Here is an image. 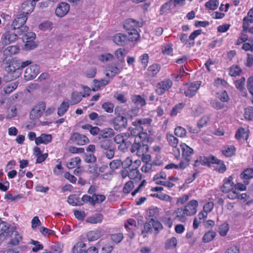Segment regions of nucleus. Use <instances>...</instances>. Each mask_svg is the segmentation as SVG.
<instances>
[{
    "instance_id": "22",
    "label": "nucleus",
    "mask_w": 253,
    "mask_h": 253,
    "mask_svg": "<svg viewBox=\"0 0 253 253\" xmlns=\"http://www.w3.org/2000/svg\"><path fill=\"white\" fill-rule=\"evenodd\" d=\"M19 48L17 45H11L4 48L2 52L5 58L10 57L18 52Z\"/></svg>"
},
{
    "instance_id": "15",
    "label": "nucleus",
    "mask_w": 253,
    "mask_h": 253,
    "mask_svg": "<svg viewBox=\"0 0 253 253\" xmlns=\"http://www.w3.org/2000/svg\"><path fill=\"white\" fill-rule=\"evenodd\" d=\"M36 3L31 0L26 1L22 3L20 8V13L27 16L28 14L33 11Z\"/></svg>"
},
{
    "instance_id": "52",
    "label": "nucleus",
    "mask_w": 253,
    "mask_h": 253,
    "mask_svg": "<svg viewBox=\"0 0 253 253\" xmlns=\"http://www.w3.org/2000/svg\"><path fill=\"white\" fill-rule=\"evenodd\" d=\"M241 69L238 66H232L229 70V75L232 77H236L240 75Z\"/></svg>"
},
{
    "instance_id": "30",
    "label": "nucleus",
    "mask_w": 253,
    "mask_h": 253,
    "mask_svg": "<svg viewBox=\"0 0 253 253\" xmlns=\"http://www.w3.org/2000/svg\"><path fill=\"white\" fill-rule=\"evenodd\" d=\"M141 175L138 168L136 167H132L129 169V178L131 179L140 180Z\"/></svg>"
},
{
    "instance_id": "56",
    "label": "nucleus",
    "mask_w": 253,
    "mask_h": 253,
    "mask_svg": "<svg viewBox=\"0 0 253 253\" xmlns=\"http://www.w3.org/2000/svg\"><path fill=\"white\" fill-rule=\"evenodd\" d=\"M102 108L107 113H112L113 112L114 104L110 102L104 103L102 105Z\"/></svg>"
},
{
    "instance_id": "40",
    "label": "nucleus",
    "mask_w": 253,
    "mask_h": 253,
    "mask_svg": "<svg viewBox=\"0 0 253 253\" xmlns=\"http://www.w3.org/2000/svg\"><path fill=\"white\" fill-rule=\"evenodd\" d=\"M115 135L114 130L109 127L105 128L103 129L100 130L99 132V135L102 138H108L113 136Z\"/></svg>"
},
{
    "instance_id": "29",
    "label": "nucleus",
    "mask_w": 253,
    "mask_h": 253,
    "mask_svg": "<svg viewBox=\"0 0 253 253\" xmlns=\"http://www.w3.org/2000/svg\"><path fill=\"white\" fill-rule=\"evenodd\" d=\"M134 142L139 143H148V135L147 133L142 132H139L134 138Z\"/></svg>"
},
{
    "instance_id": "53",
    "label": "nucleus",
    "mask_w": 253,
    "mask_h": 253,
    "mask_svg": "<svg viewBox=\"0 0 253 253\" xmlns=\"http://www.w3.org/2000/svg\"><path fill=\"white\" fill-rule=\"evenodd\" d=\"M244 117L248 120H252L253 119V107L250 106L245 109Z\"/></svg>"
},
{
    "instance_id": "44",
    "label": "nucleus",
    "mask_w": 253,
    "mask_h": 253,
    "mask_svg": "<svg viewBox=\"0 0 253 253\" xmlns=\"http://www.w3.org/2000/svg\"><path fill=\"white\" fill-rule=\"evenodd\" d=\"M174 2L172 0L166 2L164 4L161 8V14L168 13L171 11V7Z\"/></svg>"
},
{
    "instance_id": "27",
    "label": "nucleus",
    "mask_w": 253,
    "mask_h": 253,
    "mask_svg": "<svg viewBox=\"0 0 253 253\" xmlns=\"http://www.w3.org/2000/svg\"><path fill=\"white\" fill-rule=\"evenodd\" d=\"M125 35L128 42L136 41L140 37L139 34L137 30L131 31H126Z\"/></svg>"
},
{
    "instance_id": "41",
    "label": "nucleus",
    "mask_w": 253,
    "mask_h": 253,
    "mask_svg": "<svg viewBox=\"0 0 253 253\" xmlns=\"http://www.w3.org/2000/svg\"><path fill=\"white\" fill-rule=\"evenodd\" d=\"M147 221L145 223L143 229L141 232V235L143 238L146 237L148 233H151L153 230L152 223L150 222V219H147Z\"/></svg>"
},
{
    "instance_id": "14",
    "label": "nucleus",
    "mask_w": 253,
    "mask_h": 253,
    "mask_svg": "<svg viewBox=\"0 0 253 253\" xmlns=\"http://www.w3.org/2000/svg\"><path fill=\"white\" fill-rule=\"evenodd\" d=\"M142 26L141 22H139L133 19H127L124 22V27L126 31L137 30V28Z\"/></svg>"
},
{
    "instance_id": "60",
    "label": "nucleus",
    "mask_w": 253,
    "mask_h": 253,
    "mask_svg": "<svg viewBox=\"0 0 253 253\" xmlns=\"http://www.w3.org/2000/svg\"><path fill=\"white\" fill-rule=\"evenodd\" d=\"M160 66L158 64H153L148 68V71L152 76L156 75L160 71Z\"/></svg>"
},
{
    "instance_id": "34",
    "label": "nucleus",
    "mask_w": 253,
    "mask_h": 253,
    "mask_svg": "<svg viewBox=\"0 0 253 253\" xmlns=\"http://www.w3.org/2000/svg\"><path fill=\"white\" fill-rule=\"evenodd\" d=\"M83 97H85V95H83L81 92H73L71 95V104L74 105L79 103Z\"/></svg>"
},
{
    "instance_id": "31",
    "label": "nucleus",
    "mask_w": 253,
    "mask_h": 253,
    "mask_svg": "<svg viewBox=\"0 0 253 253\" xmlns=\"http://www.w3.org/2000/svg\"><path fill=\"white\" fill-rule=\"evenodd\" d=\"M103 219V215L101 213H96L94 215L88 217L86 221L92 224H96L101 223Z\"/></svg>"
},
{
    "instance_id": "57",
    "label": "nucleus",
    "mask_w": 253,
    "mask_h": 253,
    "mask_svg": "<svg viewBox=\"0 0 253 253\" xmlns=\"http://www.w3.org/2000/svg\"><path fill=\"white\" fill-rule=\"evenodd\" d=\"M210 120L209 115H205L203 116L198 123V126L199 127H203L206 126Z\"/></svg>"
},
{
    "instance_id": "9",
    "label": "nucleus",
    "mask_w": 253,
    "mask_h": 253,
    "mask_svg": "<svg viewBox=\"0 0 253 253\" xmlns=\"http://www.w3.org/2000/svg\"><path fill=\"white\" fill-rule=\"evenodd\" d=\"M172 85V82L169 80H165L158 84L156 86L155 91L159 95H162L166 90L169 89Z\"/></svg>"
},
{
    "instance_id": "47",
    "label": "nucleus",
    "mask_w": 253,
    "mask_h": 253,
    "mask_svg": "<svg viewBox=\"0 0 253 253\" xmlns=\"http://www.w3.org/2000/svg\"><path fill=\"white\" fill-rule=\"evenodd\" d=\"M150 222L152 223V227L155 230V235H157L159 231L162 230L163 227L161 222L155 220L154 218H150Z\"/></svg>"
},
{
    "instance_id": "19",
    "label": "nucleus",
    "mask_w": 253,
    "mask_h": 253,
    "mask_svg": "<svg viewBox=\"0 0 253 253\" xmlns=\"http://www.w3.org/2000/svg\"><path fill=\"white\" fill-rule=\"evenodd\" d=\"M249 135V130L248 128L240 127L237 130L235 137L238 140H247Z\"/></svg>"
},
{
    "instance_id": "20",
    "label": "nucleus",
    "mask_w": 253,
    "mask_h": 253,
    "mask_svg": "<svg viewBox=\"0 0 253 253\" xmlns=\"http://www.w3.org/2000/svg\"><path fill=\"white\" fill-rule=\"evenodd\" d=\"M125 34L118 33L113 37L114 42L119 45H125L128 42Z\"/></svg>"
},
{
    "instance_id": "36",
    "label": "nucleus",
    "mask_w": 253,
    "mask_h": 253,
    "mask_svg": "<svg viewBox=\"0 0 253 253\" xmlns=\"http://www.w3.org/2000/svg\"><path fill=\"white\" fill-rule=\"evenodd\" d=\"M129 136L130 134L129 133H120L115 136L114 138V141L116 143L120 144L124 142Z\"/></svg>"
},
{
    "instance_id": "18",
    "label": "nucleus",
    "mask_w": 253,
    "mask_h": 253,
    "mask_svg": "<svg viewBox=\"0 0 253 253\" xmlns=\"http://www.w3.org/2000/svg\"><path fill=\"white\" fill-rule=\"evenodd\" d=\"M233 178L231 176L228 177L227 179L224 180V184L221 187V190L223 192L228 193L234 189L235 185L232 182Z\"/></svg>"
},
{
    "instance_id": "10",
    "label": "nucleus",
    "mask_w": 253,
    "mask_h": 253,
    "mask_svg": "<svg viewBox=\"0 0 253 253\" xmlns=\"http://www.w3.org/2000/svg\"><path fill=\"white\" fill-rule=\"evenodd\" d=\"M13 229V227H10L7 222L1 221L0 223V241H3L9 236Z\"/></svg>"
},
{
    "instance_id": "61",
    "label": "nucleus",
    "mask_w": 253,
    "mask_h": 253,
    "mask_svg": "<svg viewBox=\"0 0 253 253\" xmlns=\"http://www.w3.org/2000/svg\"><path fill=\"white\" fill-rule=\"evenodd\" d=\"M122 167L124 169H126L128 168H131L132 167H134L133 165H132V160L129 158H126L123 162L122 161Z\"/></svg>"
},
{
    "instance_id": "11",
    "label": "nucleus",
    "mask_w": 253,
    "mask_h": 253,
    "mask_svg": "<svg viewBox=\"0 0 253 253\" xmlns=\"http://www.w3.org/2000/svg\"><path fill=\"white\" fill-rule=\"evenodd\" d=\"M17 39L18 36L16 34L7 31L1 36L2 44L5 45H8L15 42Z\"/></svg>"
},
{
    "instance_id": "54",
    "label": "nucleus",
    "mask_w": 253,
    "mask_h": 253,
    "mask_svg": "<svg viewBox=\"0 0 253 253\" xmlns=\"http://www.w3.org/2000/svg\"><path fill=\"white\" fill-rule=\"evenodd\" d=\"M229 229V225L226 223L221 224L219 227V233L221 236H225Z\"/></svg>"
},
{
    "instance_id": "62",
    "label": "nucleus",
    "mask_w": 253,
    "mask_h": 253,
    "mask_svg": "<svg viewBox=\"0 0 253 253\" xmlns=\"http://www.w3.org/2000/svg\"><path fill=\"white\" fill-rule=\"evenodd\" d=\"M115 148L111 147L110 148L103 151V153L108 159H112L115 155Z\"/></svg>"
},
{
    "instance_id": "12",
    "label": "nucleus",
    "mask_w": 253,
    "mask_h": 253,
    "mask_svg": "<svg viewBox=\"0 0 253 253\" xmlns=\"http://www.w3.org/2000/svg\"><path fill=\"white\" fill-rule=\"evenodd\" d=\"M70 139L79 145H84L89 143V141L88 138L85 135L78 132L74 133L71 135Z\"/></svg>"
},
{
    "instance_id": "50",
    "label": "nucleus",
    "mask_w": 253,
    "mask_h": 253,
    "mask_svg": "<svg viewBox=\"0 0 253 253\" xmlns=\"http://www.w3.org/2000/svg\"><path fill=\"white\" fill-rule=\"evenodd\" d=\"M219 4V1L217 0H210L205 3V6L211 10L216 9Z\"/></svg>"
},
{
    "instance_id": "2",
    "label": "nucleus",
    "mask_w": 253,
    "mask_h": 253,
    "mask_svg": "<svg viewBox=\"0 0 253 253\" xmlns=\"http://www.w3.org/2000/svg\"><path fill=\"white\" fill-rule=\"evenodd\" d=\"M7 73L3 76V80L5 82H9L18 78L20 75L19 67L16 64H10L6 67Z\"/></svg>"
},
{
    "instance_id": "38",
    "label": "nucleus",
    "mask_w": 253,
    "mask_h": 253,
    "mask_svg": "<svg viewBox=\"0 0 253 253\" xmlns=\"http://www.w3.org/2000/svg\"><path fill=\"white\" fill-rule=\"evenodd\" d=\"M9 236L12 238L10 243L13 245H18L20 241L22 240V236L18 234L17 231L14 229Z\"/></svg>"
},
{
    "instance_id": "58",
    "label": "nucleus",
    "mask_w": 253,
    "mask_h": 253,
    "mask_svg": "<svg viewBox=\"0 0 253 253\" xmlns=\"http://www.w3.org/2000/svg\"><path fill=\"white\" fill-rule=\"evenodd\" d=\"M203 111V109L199 106H193L192 107L191 114L192 116L196 117L200 115Z\"/></svg>"
},
{
    "instance_id": "45",
    "label": "nucleus",
    "mask_w": 253,
    "mask_h": 253,
    "mask_svg": "<svg viewBox=\"0 0 253 253\" xmlns=\"http://www.w3.org/2000/svg\"><path fill=\"white\" fill-rule=\"evenodd\" d=\"M85 247V243L83 242H79L74 246L72 252L73 253H82Z\"/></svg>"
},
{
    "instance_id": "51",
    "label": "nucleus",
    "mask_w": 253,
    "mask_h": 253,
    "mask_svg": "<svg viewBox=\"0 0 253 253\" xmlns=\"http://www.w3.org/2000/svg\"><path fill=\"white\" fill-rule=\"evenodd\" d=\"M53 26V23L50 21H45L42 23H41L39 27V28L42 31H50L52 29Z\"/></svg>"
},
{
    "instance_id": "42",
    "label": "nucleus",
    "mask_w": 253,
    "mask_h": 253,
    "mask_svg": "<svg viewBox=\"0 0 253 253\" xmlns=\"http://www.w3.org/2000/svg\"><path fill=\"white\" fill-rule=\"evenodd\" d=\"M19 84L18 81L12 83L3 87V90L5 94H8L11 93L17 87Z\"/></svg>"
},
{
    "instance_id": "32",
    "label": "nucleus",
    "mask_w": 253,
    "mask_h": 253,
    "mask_svg": "<svg viewBox=\"0 0 253 253\" xmlns=\"http://www.w3.org/2000/svg\"><path fill=\"white\" fill-rule=\"evenodd\" d=\"M69 107V100L68 99L64 100L60 104L58 109L57 114L59 116H63L68 110Z\"/></svg>"
},
{
    "instance_id": "35",
    "label": "nucleus",
    "mask_w": 253,
    "mask_h": 253,
    "mask_svg": "<svg viewBox=\"0 0 253 253\" xmlns=\"http://www.w3.org/2000/svg\"><path fill=\"white\" fill-rule=\"evenodd\" d=\"M202 33V30L201 29H199L194 31L192 32L189 37V42L188 43V46L189 47H192L195 44L194 40L195 39L200 35H201Z\"/></svg>"
},
{
    "instance_id": "49",
    "label": "nucleus",
    "mask_w": 253,
    "mask_h": 253,
    "mask_svg": "<svg viewBox=\"0 0 253 253\" xmlns=\"http://www.w3.org/2000/svg\"><path fill=\"white\" fill-rule=\"evenodd\" d=\"M216 233L213 231H210L206 233L203 237V241L205 243L211 241L215 237Z\"/></svg>"
},
{
    "instance_id": "59",
    "label": "nucleus",
    "mask_w": 253,
    "mask_h": 253,
    "mask_svg": "<svg viewBox=\"0 0 253 253\" xmlns=\"http://www.w3.org/2000/svg\"><path fill=\"white\" fill-rule=\"evenodd\" d=\"M106 199V197L103 195H98L94 194L93 195V206L95 205L96 203H101L103 202Z\"/></svg>"
},
{
    "instance_id": "48",
    "label": "nucleus",
    "mask_w": 253,
    "mask_h": 253,
    "mask_svg": "<svg viewBox=\"0 0 253 253\" xmlns=\"http://www.w3.org/2000/svg\"><path fill=\"white\" fill-rule=\"evenodd\" d=\"M68 202L69 204L73 206L83 205V203H81L75 195H70L68 197Z\"/></svg>"
},
{
    "instance_id": "43",
    "label": "nucleus",
    "mask_w": 253,
    "mask_h": 253,
    "mask_svg": "<svg viewBox=\"0 0 253 253\" xmlns=\"http://www.w3.org/2000/svg\"><path fill=\"white\" fill-rule=\"evenodd\" d=\"M81 159L79 157H75L70 160L67 163V167L69 169H72L80 165Z\"/></svg>"
},
{
    "instance_id": "5",
    "label": "nucleus",
    "mask_w": 253,
    "mask_h": 253,
    "mask_svg": "<svg viewBox=\"0 0 253 253\" xmlns=\"http://www.w3.org/2000/svg\"><path fill=\"white\" fill-rule=\"evenodd\" d=\"M127 119L123 116H119L112 120L111 124L116 130L121 131L127 126Z\"/></svg>"
},
{
    "instance_id": "16",
    "label": "nucleus",
    "mask_w": 253,
    "mask_h": 253,
    "mask_svg": "<svg viewBox=\"0 0 253 253\" xmlns=\"http://www.w3.org/2000/svg\"><path fill=\"white\" fill-rule=\"evenodd\" d=\"M70 10V5L67 3L61 2L58 4L55 10L56 15L62 17L67 14Z\"/></svg>"
},
{
    "instance_id": "24",
    "label": "nucleus",
    "mask_w": 253,
    "mask_h": 253,
    "mask_svg": "<svg viewBox=\"0 0 253 253\" xmlns=\"http://www.w3.org/2000/svg\"><path fill=\"white\" fill-rule=\"evenodd\" d=\"M240 176L243 179L244 183L248 184L249 179L253 177V168L247 169L241 174Z\"/></svg>"
},
{
    "instance_id": "4",
    "label": "nucleus",
    "mask_w": 253,
    "mask_h": 253,
    "mask_svg": "<svg viewBox=\"0 0 253 253\" xmlns=\"http://www.w3.org/2000/svg\"><path fill=\"white\" fill-rule=\"evenodd\" d=\"M180 150L182 152V157L183 159H189L193 153V149L185 143H181L179 147L175 149V158H178L180 156Z\"/></svg>"
},
{
    "instance_id": "1",
    "label": "nucleus",
    "mask_w": 253,
    "mask_h": 253,
    "mask_svg": "<svg viewBox=\"0 0 253 253\" xmlns=\"http://www.w3.org/2000/svg\"><path fill=\"white\" fill-rule=\"evenodd\" d=\"M27 19L28 16L27 15L20 13L17 15L16 17L13 21L11 28L14 30L18 29L17 32L19 35L27 32L29 27L27 26H24Z\"/></svg>"
},
{
    "instance_id": "25",
    "label": "nucleus",
    "mask_w": 253,
    "mask_h": 253,
    "mask_svg": "<svg viewBox=\"0 0 253 253\" xmlns=\"http://www.w3.org/2000/svg\"><path fill=\"white\" fill-rule=\"evenodd\" d=\"M52 140V136L50 134H42L40 136L36 138L35 143L37 145L43 143L46 144Z\"/></svg>"
},
{
    "instance_id": "33",
    "label": "nucleus",
    "mask_w": 253,
    "mask_h": 253,
    "mask_svg": "<svg viewBox=\"0 0 253 253\" xmlns=\"http://www.w3.org/2000/svg\"><path fill=\"white\" fill-rule=\"evenodd\" d=\"M152 120L150 118H142L136 119L132 122V125L137 126L139 125L149 126L151 125Z\"/></svg>"
},
{
    "instance_id": "28",
    "label": "nucleus",
    "mask_w": 253,
    "mask_h": 253,
    "mask_svg": "<svg viewBox=\"0 0 253 253\" xmlns=\"http://www.w3.org/2000/svg\"><path fill=\"white\" fill-rule=\"evenodd\" d=\"M93 82V84L92 86V90L96 91L99 90L101 87L105 86L108 84L109 81L107 80L101 79L100 80H94Z\"/></svg>"
},
{
    "instance_id": "23",
    "label": "nucleus",
    "mask_w": 253,
    "mask_h": 253,
    "mask_svg": "<svg viewBox=\"0 0 253 253\" xmlns=\"http://www.w3.org/2000/svg\"><path fill=\"white\" fill-rule=\"evenodd\" d=\"M102 235V231L97 229L89 231L86 234V237L89 241H94L100 238Z\"/></svg>"
},
{
    "instance_id": "55",
    "label": "nucleus",
    "mask_w": 253,
    "mask_h": 253,
    "mask_svg": "<svg viewBox=\"0 0 253 253\" xmlns=\"http://www.w3.org/2000/svg\"><path fill=\"white\" fill-rule=\"evenodd\" d=\"M159 214V209L157 207H154L149 209L148 212V215L151 218H157Z\"/></svg>"
},
{
    "instance_id": "64",
    "label": "nucleus",
    "mask_w": 253,
    "mask_h": 253,
    "mask_svg": "<svg viewBox=\"0 0 253 253\" xmlns=\"http://www.w3.org/2000/svg\"><path fill=\"white\" fill-rule=\"evenodd\" d=\"M124 49L122 48H119L116 51L115 56L116 58L121 62H124L125 55L124 53Z\"/></svg>"
},
{
    "instance_id": "63",
    "label": "nucleus",
    "mask_w": 253,
    "mask_h": 253,
    "mask_svg": "<svg viewBox=\"0 0 253 253\" xmlns=\"http://www.w3.org/2000/svg\"><path fill=\"white\" fill-rule=\"evenodd\" d=\"M139 109L138 108H134L128 111L126 113V116L128 118L132 119L133 117L138 115Z\"/></svg>"
},
{
    "instance_id": "26",
    "label": "nucleus",
    "mask_w": 253,
    "mask_h": 253,
    "mask_svg": "<svg viewBox=\"0 0 253 253\" xmlns=\"http://www.w3.org/2000/svg\"><path fill=\"white\" fill-rule=\"evenodd\" d=\"M175 214H176L175 218L178 221L184 222L187 220V215L186 214V211L184 208H178L175 211Z\"/></svg>"
},
{
    "instance_id": "37",
    "label": "nucleus",
    "mask_w": 253,
    "mask_h": 253,
    "mask_svg": "<svg viewBox=\"0 0 253 253\" xmlns=\"http://www.w3.org/2000/svg\"><path fill=\"white\" fill-rule=\"evenodd\" d=\"M131 101L137 106L142 107L146 104L145 100L139 95L132 96Z\"/></svg>"
},
{
    "instance_id": "8",
    "label": "nucleus",
    "mask_w": 253,
    "mask_h": 253,
    "mask_svg": "<svg viewBox=\"0 0 253 253\" xmlns=\"http://www.w3.org/2000/svg\"><path fill=\"white\" fill-rule=\"evenodd\" d=\"M201 81H196L190 83L187 88L184 91L185 95L188 97L195 95L201 85Z\"/></svg>"
},
{
    "instance_id": "17",
    "label": "nucleus",
    "mask_w": 253,
    "mask_h": 253,
    "mask_svg": "<svg viewBox=\"0 0 253 253\" xmlns=\"http://www.w3.org/2000/svg\"><path fill=\"white\" fill-rule=\"evenodd\" d=\"M123 70V66L118 64L117 66L109 65L107 68V71L108 73L106 74L108 77L113 78L116 75L119 74Z\"/></svg>"
},
{
    "instance_id": "3",
    "label": "nucleus",
    "mask_w": 253,
    "mask_h": 253,
    "mask_svg": "<svg viewBox=\"0 0 253 253\" xmlns=\"http://www.w3.org/2000/svg\"><path fill=\"white\" fill-rule=\"evenodd\" d=\"M45 103L44 102H39L31 111L30 119L32 120H36L40 118L45 111Z\"/></svg>"
},
{
    "instance_id": "13",
    "label": "nucleus",
    "mask_w": 253,
    "mask_h": 253,
    "mask_svg": "<svg viewBox=\"0 0 253 253\" xmlns=\"http://www.w3.org/2000/svg\"><path fill=\"white\" fill-rule=\"evenodd\" d=\"M198 202L196 200L190 201L184 208L186 211L187 216H190L195 215L197 211Z\"/></svg>"
},
{
    "instance_id": "46",
    "label": "nucleus",
    "mask_w": 253,
    "mask_h": 253,
    "mask_svg": "<svg viewBox=\"0 0 253 253\" xmlns=\"http://www.w3.org/2000/svg\"><path fill=\"white\" fill-rule=\"evenodd\" d=\"M172 44L171 43L165 44L162 46V52L165 55H172Z\"/></svg>"
},
{
    "instance_id": "6",
    "label": "nucleus",
    "mask_w": 253,
    "mask_h": 253,
    "mask_svg": "<svg viewBox=\"0 0 253 253\" xmlns=\"http://www.w3.org/2000/svg\"><path fill=\"white\" fill-rule=\"evenodd\" d=\"M149 146L147 143H139L134 142L132 144L130 148L131 153L136 152L137 156H142L148 152Z\"/></svg>"
},
{
    "instance_id": "7",
    "label": "nucleus",
    "mask_w": 253,
    "mask_h": 253,
    "mask_svg": "<svg viewBox=\"0 0 253 253\" xmlns=\"http://www.w3.org/2000/svg\"><path fill=\"white\" fill-rule=\"evenodd\" d=\"M39 73V67L36 64L31 65L26 68L24 73V78L26 81L35 78Z\"/></svg>"
},
{
    "instance_id": "21",
    "label": "nucleus",
    "mask_w": 253,
    "mask_h": 253,
    "mask_svg": "<svg viewBox=\"0 0 253 253\" xmlns=\"http://www.w3.org/2000/svg\"><path fill=\"white\" fill-rule=\"evenodd\" d=\"M252 23H253V7L249 11L247 16L243 19V30L247 31L248 29V26Z\"/></svg>"
},
{
    "instance_id": "39",
    "label": "nucleus",
    "mask_w": 253,
    "mask_h": 253,
    "mask_svg": "<svg viewBox=\"0 0 253 253\" xmlns=\"http://www.w3.org/2000/svg\"><path fill=\"white\" fill-rule=\"evenodd\" d=\"M235 148L233 145H227L223 147L222 152V154L227 157H230L234 155Z\"/></svg>"
}]
</instances>
